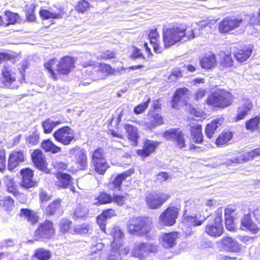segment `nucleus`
<instances>
[{"label": "nucleus", "mask_w": 260, "mask_h": 260, "mask_svg": "<svg viewBox=\"0 0 260 260\" xmlns=\"http://www.w3.org/2000/svg\"><path fill=\"white\" fill-rule=\"evenodd\" d=\"M77 59L73 56L65 55L58 61L56 57L48 59L43 66L53 81H57L61 76H68L75 68Z\"/></svg>", "instance_id": "1"}, {"label": "nucleus", "mask_w": 260, "mask_h": 260, "mask_svg": "<svg viewBox=\"0 0 260 260\" xmlns=\"http://www.w3.org/2000/svg\"><path fill=\"white\" fill-rule=\"evenodd\" d=\"M127 233L131 235L145 237L150 239L149 234L152 230V223L149 217L133 216L129 218L126 225Z\"/></svg>", "instance_id": "2"}, {"label": "nucleus", "mask_w": 260, "mask_h": 260, "mask_svg": "<svg viewBox=\"0 0 260 260\" xmlns=\"http://www.w3.org/2000/svg\"><path fill=\"white\" fill-rule=\"evenodd\" d=\"M234 99V95L229 90L217 88L208 96L205 103L214 108L222 109L231 106Z\"/></svg>", "instance_id": "3"}, {"label": "nucleus", "mask_w": 260, "mask_h": 260, "mask_svg": "<svg viewBox=\"0 0 260 260\" xmlns=\"http://www.w3.org/2000/svg\"><path fill=\"white\" fill-rule=\"evenodd\" d=\"M187 28L188 26L183 24L163 28L162 37L164 47L166 48H169L182 41L186 36Z\"/></svg>", "instance_id": "4"}, {"label": "nucleus", "mask_w": 260, "mask_h": 260, "mask_svg": "<svg viewBox=\"0 0 260 260\" xmlns=\"http://www.w3.org/2000/svg\"><path fill=\"white\" fill-rule=\"evenodd\" d=\"M189 90L185 87H180L177 88L174 92L171 101V107L173 108H177L179 103L181 102L183 106L188 107V112L190 114L196 117H201L204 115L203 112L197 110L190 104L188 103L189 99Z\"/></svg>", "instance_id": "5"}, {"label": "nucleus", "mask_w": 260, "mask_h": 260, "mask_svg": "<svg viewBox=\"0 0 260 260\" xmlns=\"http://www.w3.org/2000/svg\"><path fill=\"white\" fill-rule=\"evenodd\" d=\"M211 216L210 220L204 228V232L208 236L217 238L221 237L224 233V230L222 223V211L221 208H219Z\"/></svg>", "instance_id": "6"}, {"label": "nucleus", "mask_w": 260, "mask_h": 260, "mask_svg": "<svg viewBox=\"0 0 260 260\" xmlns=\"http://www.w3.org/2000/svg\"><path fill=\"white\" fill-rule=\"evenodd\" d=\"M55 228L54 223L50 220L46 219L40 223L33 235L34 241L49 240L55 234Z\"/></svg>", "instance_id": "7"}, {"label": "nucleus", "mask_w": 260, "mask_h": 260, "mask_svg": "<svg viewBox=\"0 0 260 260\" xmlns=\"http://www.w3.org/2000/svg\"><path fill=\"white\" fill-rule=\"evenodd\" d=\"M91 163L95 172L99 175H104L109 168L105 158V152L102 147H98L92 152Z\"/></svg>", "instance_id": "8"}, {"label": "nucleus", "mask_w": 260, "mask_h": 260, "mask_svg": "<svg viewBox=\"0 0 260 260\" xmlns=\"http://www.w3.org/2000/svg\"><path fill=\"white\" fill-rule=\"evenodd\" d=\"M171 198V195L164 192H149L145 194V202L147 208L151 210L159 209Z\"/></svg>", "instance_id": "9"}, {"label": "nucleus", "mask_w": 260, "mask_h": 260, "mask_svg": "<svg viewBox=\"0 0 260 260\" xmlns=\"http://www.w3.org/2000/svg\"><path fill=\"white\" fill-rule=\"evenodd\" d=\"M180 208L175 206H168L158 217L159 224L164 226L174 225L178 218Z\"/></svg>", "instance_id": "10"}, {"label": "nucleus", "mask_w": 260, "mask_h": 260, "mask_svg": "<svg viewBox=\"0 0 260 260\" xmlns=\"http://www.w3.org/2000/svg\"><path fill=\"white\" fill-rule=\"evenodd\" d=\"M55 140L64 146L70 145L75 141L74 131L69 126H63L57 129L53 133Z\"/></svg>", "instance_id": "11"}, {"label": "nucleus", "mask_w": 260, "mask_h": 260, "mask_svg": "<svg viewBox=\"0 0 260 260\" xmlns=\"http://www.w3.org/2000/svg\"><path fill=\"white\" fill-rule=\"evenodd\" d=\"M31 160L34 167L38 170L46 174L51 173V170L49 168L47 158L43 152L39 148H37L30 153Z\"/></svg>", "instance_id": "12"}, {"label": "nucleus", "mask_w": 260, "mask_h": 260, "mask_svg": "<svg viewBox=\"0 0 260 260\" xmlns=\"http://www.w3.org/2000/svg\"><path fill=\"white\" fill-rule=\"evenodd\" d=\"M243 19L234 16H227L218 23V29L220 34H228L240 27Z\"/></svg>", "instance_id": "13"}, {"label": "nucleus", "mask_w": 260, "mask_h": 260, "mask_svg": "<svg viewBox=\"0 0 260 260\" xmlns=\"http://www.w3.org/2000/svg\"><path fill=\"white\" fill-rule=\"evenodd\" d=\"M21 176L20 186L24 189L35 188L39 185L37 181L34 179V171L29 168H24L19 171Z\"/></svg>", "instance_id": "14"}, {"label": "nucleus", "mask_w": 260, "mask_h": 260, "mask_svg": "<svg viewBox=\"0 0 260 260\" xmlns=\"http://www.w3.org/2000/svg\"><path fill=\"white\" fill-rule=\"evenodd\" d=\"M160 144V142L157 141L146 139L143 141L142 148L136 150V153L141 159L144 160L155 153Z\"/></svg>", "instance_id": "15"}, {"label": "nucleus", "mask_w": 260, "mask_h": 260, "mask_svg": "<svg viewBox=\"0 0 260 260\" xmlns=\"http://www.w3.org/2000/svg\"><path fill=\"white\" fill-rule=\"evenodd\" d=\"M163 136L167 140H172L175 142L176 147L179 149H182L186 147V143L184 134L179 128H170L164 132Z\"/></svg>", "instance_id": "16"}, {"label": "nucleus", "mask_w": 260, "mask_h": 260, "mask_svg": "<svg viewBox=\"0 0 260 260\" xmlns=\"http://www.w3.org/2000/svg\"><path fill=\"white\" fill-rule=\"evenodd\" d=\"M26 155L22 150H14L9 155L8 159V170L13 171L21 164L26 160Z\"/></svg>", "instance_id": "17"}, {"label": "nucleus", "mask_w": 260, "mask_h": 260, "mask_svg": "<svg viewBox=\"0 0 260 260\" xmlns=\"http://www.w3.org/2000/svg\"><path fill=\"white\" fill-rule=\"evenodd\" d=\"M254 211H249L243 215L240 220V229L248 231L251 234H256L260 232V227L252 219V213Z\"/></svg>", "instance_id": "18"}, {"label": "nucleus", "mask_w": 260, "mask_h": 260, "mask_svg": "<svg viewBox=\"0 0 260 260\" xmlns=\"http://www.w3.org/2000/svg\"><path fill=\"white\" fill-rule=\"evenodd\" d=\"M253 50L252 44L244 45L236 48L233 53L235 59L240 63L247 61L251 56Z\"/></svg>", "instance_id": "19"}, {"label": "nucleus", "mask_w": 260, "mask_h": 260, "mask_svg": "<svg viewBox=\"0 0 260 260\" xmlns=\"http://www.w3.org/2000/svg\"><path fill=\"white\" fill-rule=\"evenodd\" d=\"M217 244L220 247L230 252L239 253L242 251L240 244L231 237L224 236L222 237L217 242Z\"/></svg>", "instance_id": "20"}, {"label": "nucleus", "mask_w": 260, "mask_h": 260, "mask_svg": "<svg viewBox=\"0 0 260 260\" xmlns=\"http://www.w3.org/2000/svg\"><path fill=\"white\" fill-rule=\"evenodd\" d=\"M75 168L69 169L68 171L73 174L78 172V171L86 170L88 166V157L86 152L80 149L76 154L75 156Z\"/></svg>", "instance_id": "21"}, {"label": "nucleus", "mask_w": 260, "mask_h": 260, "mask_svg": "<svg viewBox=\"0 0 260 260\" xmlns=\"http://www.w3.org/2000/svg\"><path fill=\"white\" fill-rule=\"evenodd\" d=\"M135 172L134 168L124 171L121 173L118 174L111 182L108 183V185H111L112 187H109V190H113L117 189L118 191L122 190V182L124 181L126 178L130 177Z\"/></svg>", "instance_id": "22"}, {"label": "nucleus", "mask_w": 260, "mask_h": 260, "mask_svg": "<svg viewBox=\"0 0 260 260\" xmlns=\"http://www.w3.org/2000/svg\"><path fill=\"white\" fill-rule=\"evenodd\" d=\"M180 233L177 231H171L164 233L160 239L161 245L164 248L171 249L177 244L176 240L178 239Z\"/></svg>", "instance_id": "23"}, {"label": "nucleus", "mask_w": 260, "mask_h": 260, "mask_svg": "<svg viewBox=\"0 0 260 260\" xmlns=\"http://www.w3.org/2000/svg\"><path fill=\"white\" fill-rule=\"evenodd\" d=\"M116 216V211L112 208L104 209L96 218V222L100 230L105 234H107L106 224L108 218Z\"/></svg>", "instance_id": "24"}, {"label": "nucleus", "mask_w": 260, "mask_h": 260, "mask_svg": "<svg viewBox=\"0 0 260 260\" xmlns=\"http://www.w3.org/2000/svg\"><path fill=\"white\" fill-rule=\"evenodd\" d=\"M194 119L188 125L192 141L197 144H201L204 141V135L202 132V125L198 123H194Z\"/></svg>", "instance_id": "25"}, {"label": "nucleus", "mask_w": 260, "mask_h": 260, "mask_svg": "<svg viewBox=\"0 0 260 260\" xmlns=\"http://www.w3.org/2000/svg\"><path fill=\"white\" fill-rule=\"evenodd\" d=\"M253 108L252 102L246 99L243 104L237 108V113L233 118V121L235 122L244 119L251 111Z\"/></svg>", "instance_id": "26"}, {"label": "nucleus", "mask_w": 260, "mask_h": 260, "mask_svg": "<svg viewBox=\"0 0 260 260\" xmlns=\"http://www.w3.org/2000/svg\"><path fill=\"white\" fill-rule=\"evenodd\" d=\"M128 140L132 143L134 147H137L140 137L138 128L135 125L127 123L123 125Z\"/></svg>", "instance_id": "27"}, {"label": "nucleus", "mask_w": 260, "mask_h": 260, "mask_svg": "<svg viewBox=\"0 0 260 260\" xmlns=\"http://www.w3.org/2000/svg\"><path fill=\"white\" fill-rule=\"evenodd\" d=\"M160 35L157 28L150 29L148 33V39L152 45L154 52L157 54L162 53V48L160 46Z\"/></svg>", "instance_id": "28"}, {"label": "nucleus", "mask_w": 260, "mask_h": 260, "mask_svg": "<svg viewBox=\"0 0 260 260\" xmlns=\"http://www.w3.org/2000/svg\"><path fill=\"white\" fill-rule=\"evenodd\" d=\"M113 237V242L112 248L114 250H120L121 247L123 246L122 242H118L124 239V234L118 226H114L111 233Z\"/></svg>", "instance_id": "29"}, {"label": "nucleus", "mask_w": 260, "mask_h": 260, "mask_svg": "<svg viewBox=\"0 0 260 260\" xmlns=\"http://www.w3.org/2000/svg\"><path fill=\"white\" fill-rule=\"evenodd\" d=\"M57 12H52L47 9H41L39 11V14L43 20H47L49 19H61L65 14L64 9L60 7H56Z\"/></svg>", "instance_id": "30"}, {"label": "nucleus", "mask_w": 260, "mask_h": 260, "mask_svg": "<svg viewBox=\"0 0 260 260\" xmlns=\"http://www.w3.org/2000/svg\"><path fill=\"white\" fill-rule=\"evenodd\" d=\"M200 64L203 69L206 70H211L217 65V59L215 54L211 53L205 54L200 60Z\"/></svg>", "instance_id": "31"}, {"label": "nucleus", "mask_w": 260, "mask_h": 260, "mask_svg": "<svg viewBox=\"0 0 260 260\" xmlns=\"http://www.w3.org/2000/svg\"><path fill=\"white\" fill-rule=\"evenodd\" d=\"M89 214V210L83 205L79 204L73 208L71 216L74 220L86 218Z\"/></svg>", "instance_id": "32"}, {"label": "nucleus", "mask_w": 260, "mask_h": 260, "mask_svg": "<svg viewBox=\"0 0 260 260\" xmlns=\"http://www.w3.org/2000/svg\"><path fill=\"white\" fill-rule=\"evenodd\" d=\"M41 148L46 153L55 154L61 151V148L56 145L50 139L43 140L40 145Z\"/></svg>", "instance_id": "33"}, {"label": "nucleus", "mask_w": 260, "mask_h": 260, "mask_svg": "<svg viewBox=\"0 0 260 260\" xmlns=\"http://www.w3.org/2000/svg\"><path fill=\"white\" fill-rule=\"evenodd\" d=\"M147 116L150 119L148 124L149 129L155 128L162 124L164 122L163 117L159 113H155L153 110H149L147 113Z\"/></svg>", "instance_id": "34"}, {"label": "nucleus", "mask_w": 260, "mask_h": 260, "mask_svg": "<svg viewBox=\"0 0 260 260\" xmlns=\"http://www.w3.org/2000/svg\"><path fill=\"white\" fill-rule=\"evenodd\" d=\"M208 217H209V216L207 217H204L202 219H199L197 214L186 215L183 217L182 222L186 225L189 226H199L203 224Z\"/></svg>", "instance_id": "35"}, {"label": "nucleus", "mask_w": 260, "mask_h": 260, "mask_svg": "<svg viewBox=\"0 0 260 260\" xmlns=\"http://www.w3.org/2000/svg\"><path fill=\"white\" fill-rule=\"evenodd\" d=\"M57 179V185L61 188H67L72 184L73 178L68 173H57L56 175Z\"/></svg>", "instance_id": "36"}, {"label": "nucleus", "mask_w": 260, "mask_h": 260, "mask_svg": "<svg viewBox=\"0 0 260 260\" xmlns=\"http://www.w3.org/2000/svg\"><path fill=\"white\" fill-rule=\"evenodd\" d=\"M220 122L221 119L220 118H216L206 125L205 133L207 138L211 139L213 137L217 129L221 124Z\"/></svg>", "instance_id": "37"}, {"label": "nucleus", "mask_w": 260, "mask_h": 260, "mask_svg": "<svg viewBox=\"0 0 260 260\" xmlns=\"http://www.w3.org/2000/svg\"><path fill=\"white\" fill-rule=\"evenodd\" d=\"M62 202L61 199L57 198L50 202L46 207V215L50 216L56 214L61 208Z\"/></svg>", "instance_id": "38"}, {"label": "nucleus", "mask_w": 260, "mask_h": 260, "mask_svg": "<svg viewBox=\"0 0 260 260\" xmlns=\"http://www.w3.org/2000/svg\"><path fill=\"white\" fill-rule=\"evenodd\" d=\"M20 216L24 217L27 221L32 225L36 224L39 221V217L36 213L28 208H21Z\"/></svg>", "instance_id": "39"}, {"label": "nucleus", "mask_w": 260, "mask_h": 260, "mask_svg": "<svg viewBox=\"0 0 260 260\" xmlns=\"http://www.w3.org/2000/svg\"><path fill=\"white\" fill-rule=\"evenodd\" d=\"M233 133L230 131H223L219 134L215 140V144L219 147L229 144L233 138Z\"/></svg>", "instance_id": "40"}, {"label": "nucleus", "mask_w": 260, "mask_h": 260, "mask_svg": "<svg viewBox=\"0 0 260 260\" xmlns=\"http://www.w3.org/2000/svg\"><path fill=\"white\" fill-rule=\"evenodd\" d=\"M159 246L156 243L147 244L146 243H141L136 245L135 247L136 250L143 251L145 253H156L158 251Z\"/></svg>", "instance_id": "41"}, {"label": "nucleus", "mask_w": 260, "mask_h": 260, "mask_svg": "<svg viewBox=\"0 0 260 260\" xmlns=\"http://www.w3.org/2000/svg\"><path fill=\"white\" fill-rule=\"evenodd\" d=\"M52 256L51 251L43 247L35 249L32 258L37 260H49Z\"/></svg>", "instance_id": "42"}, {"label": "nucleus", "mask_w": 260, "mask_h": 260, "mask_svg": "<svg viewBox=\"0 0 260 260\" xmlns=\"http://www.w3.org/2000/svg\"><path fill=\"white\" fill-rule=\"evenodd\" d=\"M245 126L250 132L258 131L260 128V115H256L246 120Z\"/></svg>", "instance_id": "43"}, {"label": "nucleus", "mask_w": 260, "mask_h": 260, "mask_svg": "<svg viewBox=\"0 0 260 260\" xmlns=\"http://www.w3.org/2000/svg\"><path fill=\"white\" fill-rule=\"evenodd\" d=\"M61 124H62L61 121H53L50 118H48L42 122L41 126L43 129V133L49 134L52 133L57 125Z\"/></svg>", "instance_id": "44"}, {"label": "nucleus", "mask_w": 260, "mask_h": 260, "mask_svg": "<svg viewBox=\"0 0 260 260\" xmlns=\"http://www.w3.org/2000/svg\"><path fill=\"white\" fill-rule=\"evenodd\" d=\"M91 226L89 223L83 222L75 226L71 233L74 235H83L90 234Z\"/></svg>", "instance_id": "45"}, {"label": "nucleus", "mask_w": 260, "mask_h": 260, "mask_svg": "<svg viewBox=\"0 0 260 260\" xmlns=\"http://www.w3.org/2000/svg\"><path fill=\"white\" fill-rule=\"evenodd\" d=\"M73 222L70 219L62 218L58 223L59 233L62 235L72 232Z\"/></svg>", "instance_id": "46"}, {"label": "nucleus", "mask_w": 260, "mask_h": 260, "mask_svg": "<svg viewBox=\"0 0 260 260\" xmlns=\"http://www.w3.org/2000/svg\"><path fill=\"white\" fill-rule=\"evenodd\" d=\"M258 156H260V147L254 148L249 152L241 154L239 156V159L243 162H247Z\"/></svg>", "instance_id": "47"}, {"label": "nucleus", "mask_w": 260, "mask_h": 260, "mask_svg": "<svg viewBox=\"0 0 260 260\" xmlns=\"http://www.w3.org/2000/svg\"><path fill=\"white\" fill-rule=\"evenodd\" d=\"M112 196L106 191H101L99 193L97 197L95 198L96 201L94 203L96 206L105 205L111 203Z\"/></svg>", "instance_id": "48"}, {"label": "nucleus", "mask_w": 260, "mask_h": 260, "mask_svg": "<svg viewBox=\"0 0 260 260\" xmlns=\"http://www.w3.org/2000/svg\"><path fill=\"white\" fill-rule=\"evenodd\" d=\"M4 15L6 17L5 20L8 26L15 24L20 19L18 13L11 12L10 10L5 11L4 12Z\"/></svg>", "instance_id": "49"}, {"label": "nucleus", "mask_w": 260, "mask_h": 260, "mask_svg": "<svg viewBox=\"0 0 260 260\" xmlns=\"http://www.w3.org/2000/svg\"><path fill=\"white\" fill-rule=\"evenodd\" d=\"M97 72L106 76L113 75L116 72V70L112 66L106 63H100L98 65Z\"/></svg>", "instance_id": "50"}, {"label": "nucleus", "mask_w": 260, "mask_h": 260, "mask_svg": "<svg viewBox=\"0 0 260 260\" xmlns=\"http://www.w3.org/2000/svg\"><path fill=\"white\" fill-rule=\"evenodd\" d=\"M6 186L8 192L12 193L15 198L20 195L19 189L14 179L10 178L8 179L6 183Z\"/></svg>", "instance_id": "51"}, {"label": "nucleus", "mask_w": 260, "mask_h": 260, "mask_svg": "<svg viewBox=\"0 0 260 260\" xmlns=\"http://www.w3.org/2000/svg\"><path fill=\"white\" fill-rule=\"evenodd\" d=\"M234 61L231 54H224L219 62V66L221 69L230 68L234 66Z\"/></svg>", "instance_id": "52"}, {"label": "nucleus", "mask_w": 260, "mask_h": 260, "mask_svg": "<svg viewBox=\"0 0 260 260\" xmlns=\"http://www.w3.org/2000/svg\"><path fill=\"white\" fill-rule=\"evenodd\" d=\"M14 206V201L11 197H5L0 199V207L3 208L5 211L8 212L11 211Z\"/></svg>", "instance_id": "53"}, {"label": "nucleus", "mask_w": 260, "mask_h": 260, "mask_svg": "<svg viewBox=\"0 0 260 260\" xmlns=\"http://www.w3.org/2000/svg\"><path fill=\"white\" fill-rule=\"evenodd\" d=\"M3 83L5 84H11L16 81L14 74L8 68H5L2 72Z\"/></svg>", "instance_id": "54"}, {"label": "nucleus", "mask_w": 260, "mask_h": 260, "mask_svg": "<svg viewBox=\"0 0 260 260\" xmlns=\"http://www.w3.org/2000/svg\"><path fill=\"white\" fill-rule=\"evenodd\" d=\"M128 196V194L127 193L114 194L112 196L111 203H113L119 206H122L126 203Z\"/></svg>", "instance_id": "55"}, {"label": "nucleus", "mask_w": 260, "mask_h": 260, "mask_svg": "<svg viewBox=\"0 0 260 260\" xmlns=\"http://www.w3.org/2000/svg\"><path fill=\"white\" fill-rule=\"evenodd\" d=\"M40 139V134L37 131H36L26 138V143L28 146H35L39 143Z\"/></svg>", "instance_id": "56"}, {"label": "nucleus", "mask_w": 260, "mask_h": 260, "mask_svg": "<svg viewBox=\"0 0 260 260\" xmlns=\"http://www.w3.org/2000/svg\"><path fill=\"white\" fill-rule=\"evenodd\" d=\"M90 7V5L87 0H80L77 3L75 9L78 13L83 14L86 12Z\"/></svg>", "instance_id": "57"}, {"label": "nucleus", "mask_w": 260, "mask_h": 260, "mask_svg": "<svg viewBox=\"0 0 260 260\" xmlns=\"http://www.w3.org/2000/svg\"><path fill=\"white\" fill-rule=\"evenodd\" d=\"M151 102L150 98H148L147 100L141 103L134 108V112L135 114L139 115L143 113L148 108L149 103Z\"/></svg>", "instance_id": "58"}, {"label": "nucleus", "mask_w": 260, "mask_h": 260, "mask_svg": "<svg viewBox=\"0 0 260 260\" xmlns=\"http://www.w3.org/2000/svg\"><path fill=\"white\" fill-rule=\"evenodd\" d=\"M116 52L111 50H106L100 53L99 59L102 60H108L115 59Z\"/></svg>", "instance_id": "59"}, {"label": "nucleus", "mask_w": 260, "mask_h": 260, "mask_svg": "<svg viewBox=\"0 0 260 260\" xmlns=\"http://www.w3.org/2000/svg\"><path fill=\"white\" fill-rule=\"evenodd\" d=\"M183 77V71L179 68H173L168 76L169 79L176 80Z\"/></svg>", "instance_id": "60"}, {"label": "nucleus", "mask_w": 260, "mask_h": 260, "mask_svg": "<svg viewBox=\"0 0 260 260\" xmlns=\"http://www.w3.org/2000/svg\"><path fill=\"white\" fill-rule=\"evenodd\" d=\"M6 151L3 148H0V172H4L6 169Z\"/></svg>", "instance_id": "61"}, {"label": "nucleus", "mask_w": 260, "mask_h": 260, "mask_svg": "<svg viewBox=\"0 0 260 260\" xmlns=\"http://www.w3.org/2000/svg\"><path fill=\"white\" fill-rule=\"evenodd\" d=\"M52 196L43 189H41L39 194V200L40 203L47 202L51 200Z\"/></svg>", "instance_id": "62"}, {"label": "nucleus", "mask_w": 260, "mask_h": 260, "mask_svg": "<svg viewBox=\"0 0 260 260\" xmlns=\"http://www.w3.org/2000/svg\"><path fill=\"white\" fill-rule=\"evenodd\" d=\"M225 225L227 230L231 232L236 231V226L234 222V217H224Z\"/></svg>", "instance_id": "63"}, {"label": "nucleus", "mask_w": 260, "mask_h": 260, "mask_svg": "<svg viewBox=\"0 0 260 260\" xmlns=\"http://www.w3.org/2000/svg\"><path fill=\"white\" fill-rule=\"evenodd\" d=\"M26 19L30 22H34L36 20V16L35 14V7L30 8L25 12Z\"/></svg>", "instance_id": "64"}]
</instances>
